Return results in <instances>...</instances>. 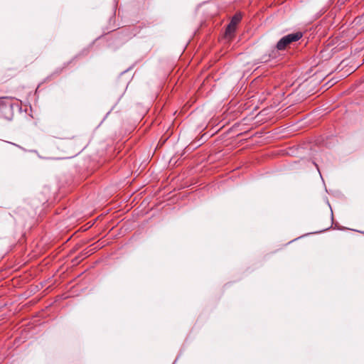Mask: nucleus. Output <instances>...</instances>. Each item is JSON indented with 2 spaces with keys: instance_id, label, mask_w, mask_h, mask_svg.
<instances>
[{
  "instance_id": "nucleus-4",
  "label": "nucleus",
  "mask_w": 364,
  "mask_h": 364,
  "mask_svg": "<svg viewBox=\"0 0 364 364\" xmlns=\"http://www.w3.org/2000/svg\"><path fill=\"white\" fill-rule=\"evenodd\" d=\"M132 36H133V34L131 33V34L129 35L128 38H131L132 37Z\"/></svg>"
},
{
  "instance_id": "nucleus-2",
  "label": "nucleus",
  "mask_w": 364,
  "mask_h": 364,
  "mask_svg": "<svg viewBox=\"0 0 364 364\" xmlns=\"http://www.w3.org/2000/svg\"><path fill=\"white\" fill-rule=\"evenodd\" d=\"M235 30L236 27L229 23L225 30V36L228 38H231Z\"/></svg>"
},
{
  "instance_id": "nucleus-1",
  "label": "nucleus",
  "mask_w": 364,
  "mask_h": 364,
  "mask_svg": "<svg viewBox=\"0 0 364 364\" xmlns=\"http://www.w3.org/2000/svg\"><path fill=\"white\" fill-rule=\"evenodd\" d=\"M302 37V33L296 32L290 33L282 38L277 44V48L279 50H284L292 42L299 41Z\"/></svg>"
},
{
  "instance_id": "nucleus-3",
  "label": "nucleus",
  "mask_w": 364,
  "mask_h": 364,
  "mask_svg": "<svg viewBox=\"0 0 364 364\" xmlns=\"http://www.w3.org/2000/svg\"><path fill=\"white\" fill-rule=\"evenodd\" d=\"M242 19V15L240 14H236L234 15L230 22V23L235 27H237V25L239 23V22Z\"/></svg>"
}]
</instances>
